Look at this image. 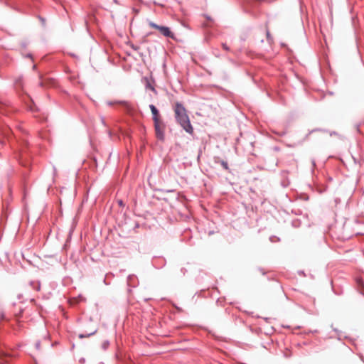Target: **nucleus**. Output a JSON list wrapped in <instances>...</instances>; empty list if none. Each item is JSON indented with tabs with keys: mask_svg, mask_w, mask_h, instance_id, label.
Instances as JSON below:
<instances>
[{
	"mask_svg": "<svg viewBox=\"0 0 364 364\" xmlns=\"http://www.w3.org/2000/svg\"><path fill=\"white\" fill-rule=\"evenodd\" d=\"M285 134H286V132H282V133L279 134V135L282 136H284Z\"/></svg>",
	"mask_w": 364,
	"mask_h": 364,
	"instance_id": "29",
	"label": "nucleus"
},
{
	"mask_svg": "<svg viewBox=\"0 0 364 364\" xmlns=\"http://www.w3.org/2000/svg\"><path fill=\"white\" fill-rule=\"evenodd\" d=\"M139 223H136L135 225V228H139Z\"/></svg>",
	"mask_w": 364,
	"mask_h": 364,
	"instance_id": "34",
	"label": "nucleus"
},
{
	"mask_svg": "<svg viewBox=\"0 0 364 364\" xmlns=\"http://www.w3.org/2000/svg\"><path fill=\"white\" fill-rule=\"evenodd\" d=\"M186 265H187V267H183L180 269V272H181V276L186 275V274L188 272H193V271H196L198 269L196 265L191 264L190 263H187Z\"/></svg>",
	"mask_w": 364,
	"mask_h": 364,
	"instance_id": "8",
	"label": "nucleus"
},
{
	"mask_svg": "<svg viewBox=\"0 0 364 364\" xmlns=\"http://www.w3.org/2000/svg\"><path fill=\"white\" fill-rule=\"evenodd\" d=\"M29 285L36 291H40L41 289V282L39 281H30Z\"/></svg>",
	"mask_w": 364,
	"mask_h": 364,
	"instance_id": "11",
	"label": "nucleus"
},
{
	"mask_svg": "<svg viewBox=\"0 0 364 364\" xmlns=\"http://www.w3.org/2000/svg\"><path fill=\"white\" fill-rule=\"evenodd\" d=\"M206 18H207L208 20H211V18L210 16H207Z\"/></svg>",
	"mask_w": 364,
	"mask_h": 364,
	"instance_id": "36",
	"label": "nucleus"
},
{
	"mask_svg": "<svg viewBox=\"0 0 364 364\" xmlns=\"http://www.w3.org/2000/svg\"><path fill=\"white\" fill-rule=\"evenodd\" d=\"M149 109L152 114V119L154 121V123H157L160 121V113L159 109L156 108V107L154 105H149Z\"/></svg>",
	"mask_w": 364,
	"mask_h": 364,
	"instance_id": "6",
	"label": "nucleus"
},
{
	"mask_svg": "<svg viewBox=\"0 0 364 364\" xmlns=\"http://www.w3.org/2000/svg\"><path fill=\"white\" fill-rule=\"evenodd\" d=\"M264 319L265 320V321L268 322L270 318H267V317H265V318H264Z\"/></svg>",
	"mask_w": 364,
	"mask_h": 364,
	"instance_id": "30",
	"label": "nucleus"
},
{
	"mask_svg": "<svg viewBox=\"0 0 364 364\" xmlns=\"http://www.w3.org/2000/svg\"><path fill=\"white\" fill-rule=\"evenodd\" d=\"M220 164L221 166H223V168L227 171L229 170V166H228V164L227 161H224V160H221L220 161Z\"/></svg>",
	"mask_w": 364,
	"mask_h": 364,
	"instance_id": "15",
	"label": "nucleus"
},
{
	"mask_svg": "<svg viewBox=\"0 0 364 364\" xmlns=\"http://www.w3.org/2000/svg\"><path fill=\"white\" fill-rule=\"evenodd\" d=\"M8 356H9V355L7 353H3V352L0 353V358L4 359V358H7Z\"/></svg>",
	"mask_w": 364,
	"mask_h": 364,
	"instance_id": "21",
	"label": "nucleus"
},
{
	"mask_svg": "<svg viewBox=\"0 0 364 364\" xmlns=\"http://www.w3.org/2000/svg\"><path fill=\"white\" fill-rule=\"evenodd\" d=\"M175 119L176 122L188 134L193 133V128L191 124L186 109L181 102H177L174 107Z\"/></svg>",
	"mask_w": 364,
	"mask_h": 364,
	"instance_id": "1",
	"label": "nucleus"
},
{
	"mask_svg": "<svg viewBox=\"0 0 364 364\" xmlns=\"http://www.w3.org/2000/svg\"><path fill=\"white\" fill-rule=\"evenodd\" d=\"M250 145L252 146H253V142H250Z\"/></svg>",
	"mask_w": 364,
	"mask_h": 364,
	"instance_id": "38",
	"label": "nucleus"
},
{
	"mask_svg": "<svg viewBox=\"0 0 364 364\" xmlns=\"http://www.w3.org/2000/svg\"><path fill=\"white\" fill-rule=\"evenodd\" d=\"M321 131H322V129H320V128L314 129H312V130L309 132V133L306 135V138H307L313 132H321Z\"/></svg>",
	"mask_w": 364,
	"mask_h": 364,
	"instance_id": "16",
	"label": "nucleus"
},
{
	"mask_svg": "<svg viewBox=\"0 0 364 364\" xmlns=\"http://www.w3.org/2000/svg\"><path fill=\"white\" fill-rule=\"evenodd\" d=\"M154 127L156 133V137L159 141H164L165 140V125L162 122H159L157 123H154Z\"/></svg>",
	"mask_w": 364,
	"mask_h": 364,
	"instance_id": "4",
	"label": "nucleus"
},
{
	"mask_svg": "<svg viewBox=\"0 0 364 364\" xmlns=\"http://www.w3.org/2000/svg\"><path fill=\"white\" fill-rule=\"evenodd\" d=\"M39 86H40V87H43V83L42 82H39Z\"/></svg>",
	"mask_w": 364,
	"mask_h": 364,
	"instance_id": "33",
	"label": "nucleus"
},
{
	"mask_svg": "<svg viewBox=\"0 0 364 364\" xmlns=\"http://www.w3.org/2000/svg\"><path fill=\"white\" fill-rule=\"evenodd\" d=\"M15 86L16 89H23V76H18L15 80Z\"/></svg>",
	"mask_w": 364,
	"mask_h": 364,
	"instance_id": "10",
	"label": "nucleus"
},
{
	"mask_svg": "<svg viewBox=\"0 0 364 364\" xmlns=\"http://www.w3.org/2000/svg\"><path fill=\"white\" fill-rule=\"evenodd\" d=\"M134 275H129L128 277H127V282L129 284V285H131V282L132 280L134 278Z\"/></svg>",
	"mask_w": 364,
	"mask_h": 364,
	"instance_id": "19",
	"label": "nucleus"
},
{
	"mask_svg": "<svg viewBox=\"0 0 364 364\" xmlns=\"http://www.w3.org/2000/svg\"><path fill=\"white\" fill-rule=\"evenodd\" d=\"M33 70H36V65H33Z\"/></svg>",
	"mask_w": 364,
	"mask_h": 364,
	"instance_id": "35",
	"label": "nucleus"
},
{
	"mask_svg": "<svg viewBox=\"0 0 364 364\" xmlns=\"http://www.w3.org/2000/svg\"><path fill=\"white\" fill-rule=\"evenodd\" d=\"M26 58H33V55L31 53H28L26 55Z\"/></svg>",
	"mask_w": 364,
	"mask_h": 364,
	"instance_id": "26",
	"label": "nucleus"
},
{
	"mask_svg": "<svg viewBox=\"0 0 364 364\" xmlns=\"http://www.w3.org/2000/svg\"><path fill=\"white\" fill-rule=\"evenodd\" d=\"M153 265L157 269H161L166 265V259L164 258H157L153 261Z\"/></svg>",
	"mask_w": 364,
	"mask_h": 364,
	"instance_id": "9",
	"label": "nucleus"
},
{
	"mask_svg": "<svg viewBox=\"0 0 364 364\" xmlns=\"http://www.w3.org/2000/svg\"><path fill=\"white\" fill-rule=\"evenodd\" d=\"M87 326L85 329L84 332L79 334L78 337L80 338H88L97 333V328L95 325H93L92 319L91 318L87 322Z\"/></svg>",
	"mask_w": 364,
	"mask_h": 364,
	"instance_id": "3",
	"label": "nucleus"
},
{
	"mask_svg": "<svg viewBox=\"0 0 364 364\" xmlns=\"http://www.w3.org/2000/svg\"><path fill=\"white\" fill-rule=\"evenodd\" d=\"M257 269H258V271H259V272H261V273H262V275H264V274H266V272L264 271V269L263 268H262V267H258V268H257Z\"/></svg>",
	"mask_w": 364,
	"mask_h": 364,
	"instance_id": "23",
	"label": "nucleus"
},
{
	"mask_svg": "<svg viewBox=\"0 0 364 364\" xmlns=\"http://www.w3.org/2000/svg\"><path fill=\"white\" fill-rule=\"evenodd\" d=\"M21 45H22V46H23V48H26V43H22V44H21Z\"/></svg>",
	"mask_w": 364,
	"mask_h": 364,
	"instance_id": "31",
	"label": "nucleus"
},
{
	"mask_svg": "<svg viewBox=\"0 0 364 364\" xmlns=\"http://www.w3.org/2000/svg\"><path fill=\"white\" fill-rule=\"evenodd\" d=\"M274 149H275L276 151H278L279 149L278 147H277V146H276V147H274Z\"/></svg>",
	"mask_w": 364,
	"mask_h": 364,
	"instance_id": "37",
	"label": "nucleus"
},
{
	"mask_svg": "<svg viewBox=\"0 0 364 364\" xmlns=\"http://www.w3.org/2000/svg\"><path fill=\"white\" fill-rule=\"evenodd\" d=\"M298 274L302 276H305V273L303 270L298 271Z\"/></svg>",
	"mask_w": 364,
	"mask_h": 364,
	"instance_id": "25",
	"label": "nucleus"
},
{
	"mask_svg": "<svg viewBox=\"0 0 364 364\" xmlns=\"http://www.w3.org/2000/svg\"><path fill=\"white\" fill-rule=\"evenodd\" d=\"M79 361H80V363H84L85 362V359L82 358L80 359Z\"/></svg>",
	"mask_w": 364,
	"mask_h": 364,
	"instance_id": "27",
	"label": "nucleus"
},
{
	"mask_svg": "<svg viewBox=\"0 0 364 364\" xmlns=\"http://www.w3.org/2000/svg\"><path fill=\"white\" fill-rule=\"evenodd\" d=\"M35 346H36V348L37 350H40V348H41V341H36Z\"/></svg>",
	"mask_w": 364,
	"mask_h": 364,
	"instance_id": "22",
	"label": "nucleus"
},
{
	"mask_svg": "<svg viewBox=\"0 0 364 364\" xmlns=\"http://www.w3.org/2000/svg\"><path fill=\"white\" fill-rule=\"evenodd\" d=\"M267 41H268L269 43H271V42L272 41V37H271V36H270V33H269V30H267Z\"/></svg>",
	"mask_w": 364,
	"mask_h": 364,
	"instance_id": "18",
	"label": "nucleus"
},
{
	"mask_svg": "<svg viewBox=\"0 0 364 364\" xmlns=\"http://www.w3.org/2000/svg\"><path fill=\"white\" fill-rule=\"evenodd\" d=\"M222 47H223V48L225 50H226V51H230V48H229V46H228L226 43H222Z\"/></svg>",
	"mask_w": 364,
	"mask_h": 364,
	"instance_id": "20",
	"label": "nucleus"
},
{
	"mask_svg": "<svg viewBox=\"0 0 364 364\" xmlns=\"http://www.w3.org/2000/svg\"><path fill=\"white\" fill-rule=\"evenodd\" d=\"M107 104L109 106H112L113 105L118 104V105H121L123 107V109H124V111L127 112H131L132 110V107L128 101H125V100L108 101L107 102Z\"/></svg>",
	"mask_w": 364,
	"mask_h": 364,
	"instance_id": "5",
	"label": "nucleus"
},
{
	"mask_svg": "<svg viewBox=\"0 0 364 364\" xmlns=\"http://www.w3.org/2000/svg\"><path fill=\"white\" fill-rule=\"evenodd\" d=\"M145 87L146 89H150L155 94H157V91L156 90L155 87L151 84L149 80L146 78V85Z\"/></svg>",
	"mask_w": 364,
	"mask_h": 364,
	"instance_id": "12",
	"label": "nucleus"
},
{
	"mask_svg": "<svg viewBox=\"0 0 364 364\" xmlns=\"http://www.w3.org/2000/svg\"><path fill=\"white\" fill-rule=\"evenodd\" d=\"M27 109L31 112H36L37 111V108L36 107L34 102L33 100H31V105H27Z\"/></svg>",
	"mask_w": 364,
	"mask_h": 364,
	"instance_id": "13",
	"label": "nucleus"
},
{
	"mask_svg": "<svg viewBox=\"0 0 364 364\" xmlns=\"http://www.w3.org/2000/svg\"><path fill=\"white\" fill-rule=\"evenodd\" d=\"M259 2V0H247V5L244 7V11L252 14L251 8L256 6Z\"/></svg>",
	"mask_w": 364,
	"mask_h": 364,
	"instance_id": "7",
	"label": "nucleus"
},
{
	"mask_svg": "<svg viewBox=\"0 0 364 364\" xmlns=\"http://www.w3.org/2000/svg\"><path fill=\"white\" fill-rule=\"evenodd\" d=\"M114 1L115 3H117V0H114Z\"/></svg>",
	"mask_w": 364,
	"mask_h": 364,
	"instance_id": "39",
	"label": "nucleus"
},
{
	"mask_svg": "<svg viewBox=\"0 0 364 364\" xmlns=\"http://www.w3.org/2000/svg\"><path fill=\"white\" fill-rule=\"evenodd\" d=\"M117 203H118V205H119V206H121V207H124V202L122 201V200H119L117 201Z\"/></svg>",
	"mask_w": 364,
	"mask_h": 364,
	"instance_id": "24",
	"label": "nucleus"
},
{
	"mask_svg": "<svg viewBox=\"0 0 364 364\" xmlns=\"http://www.w3.org/2000/svg\"><path fill=\"white\" fill-rule=\"evenodd\" d=\"M132 48L134 49L135 50H136L138 49V47L136 46H134V45H132Z\"/></svg>",
	"mask_w": 364,
	"mask_h": 364,
	"instance_id": "28",
	"label": "nucleus"
},
{
	"mask_svg": "<svg viewBox=\"0 0 364 364\" xmlns=\"http://www.w3.org/2000/svg\"><path fill=\"white\" fill-rule=\"evenodd\" d=\"M38 18L40 20V21L42 23L43 26H46V18L42 17L41 16H38Z\"/></svg>",
	"mask_w": 364,
	"mask_h": 364,
	"instance_id": "17",
	"label": "nucleus"
},
{
	"mask_svg": "<svg viewBox=\"0 0 364 364\" xmlns=\"http://www.w3.org/2000/svg\"><path fill=\"white\" fill-rule=\"evenodd\" d=\"M149 25L150 27L159 31L161 35L164 37L175 39V34L171 31L170 28L166 26H160L157 23L149 21Z\"/></svg>",
	"mask_w": 364,
	"mask_h": 364,
	"instance_id": "2",
	"label": "nucleus"
},
{
	"mask_svg": "<svg viewBox=\"0 0 364 364\" xmlns=\"http://www.w3.org/2000/svg\"><path fill=\"white\" fill-rule=\"evenodd\" d=\"M312 164H313L314 166H316V162H315V161L314 159L312 160Z\"/></svg>",
	"mask_w": 364,
	"mask_h": 364,
	"instance_id": "32",
	"label": "nucleus"
},
{
	"mask_svg": "<svg viewBox=\"0 0 364 364\" xmlns=\"http://www.w3.org/2000/svg\"><path fill=\"white\" fill-rule=\"evenodd\" d=\"M109 341L108 340H105L102 342V348L104 350H106L109 346Z\"/></svg>",
	"mask_w": 364,
	"mask_h": 364,
	"instance_id": "14",
	"label": "nucleus"
}]
</instances>
